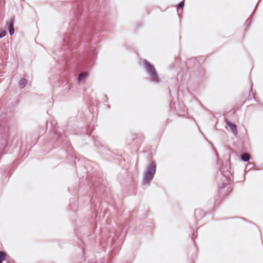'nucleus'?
Instances as JSON below:
<instances>
[{
  "mask_svg": "<svg viewBox=\"0 0 263 263\" xmlns=\"http://www.w3.org/2000/svg\"><path fill=\"white\" fill-rule=\"evenodd\" d=\"M250 158V156L248 153H243L241 155V159L244 161H248Z\"/></svg>",
  "mask_w": 263,
  "mask_h": 263,
  "instance_id": "5",
  "label": "nucleus"
},
{
  "mask_svg": "<svg viewBox=\"0 0 263 263\" xmlns=\"http://www.w3.org/2000/svg\"><path fill=\"white\" fill-rule=\"evenodd\" d=\"M27 83V81L25 79H21L20 82H19V84H20V86L21 87H23L25 86V85H26V84Z\"/></svg>",
  "mask_w": 263,
  "mask_h": 263,
  "instance_id": "8",
  "label": "nucleus"
},
{
  "mask_svg": "<svg viewBox=\"0 0 263 263\" xmlns=\"http://www.w3.org/2000/svg\"><path fill=\"white\" fill-rule=\"evenodd\" d=\"M184 6V3L182 2H181L178 5V6H177V8H178V11H179V9H181V10L182 9L183 7Z\"/></svg>",
  "mask_w": 263,
  "mask_h": 263,
  "instance_id": "9",
  "label": "nucleus"
},
{
  "mask_svg": "<svg viewBox=\"0 0 263 263\" xmlns=\"http://www.w3.org/2000/svg\"><path fill=\"white\" fill-rule=\"evenodd\" d=\"M13 23H14L13 19H11L7 22V25L8 27L9 33H10V35H12L14 32Z\"/></svg>",
  "mask_w": 263,
  "mask_h": 263,
  "instance_id": "3",
  "label": "nucleus"
},
{
  "mask_svg": "<svg viewBox=\"0 0 263 263\" xmlns=\"http://www.w3.org/2000/svg\"><path fill=\"white\" fill-rule=\"evenodd\" d=\"M88 72H84L81 73L78 77V80L79 81H81L82 79H83L84 78L88 76Z\"/></svg>",
  "mask_w": 263,
  "mask_h": 263,
  "instance_id": "6",
  "label": "nucleus"
},
{
  "mask_svg": "<svg viewBox=\"0 0 263 263\" xmlns=\"http://www.w3.org/2000/svg\"><path fill=\"white\" fill-rule=\"evenodd\" d=\"M227 124L230 127L231 131L234 134H237V127L236 126L235 124H233V123H231L229 121L226 122Z\"/></svg>",
  "mask_w": 263,
  "mask_h": 263,
  "instance_id": "4",
  "label": "nucleus"
},
{
  "mask_svg": "<svg viewBox=\"0 0 263 263\" xmlns=\"http://www.w3.org/2000/svg\"><path fill=\"white\" fill-rule=\"evenodd\" d=\"M0 263H2V261L0 260Z\"/></svg>",
  "mask_w": 263,
  "mask_h": 263,
  "instance_id": "11",
  "label": "nucleus"
},
{
  "mask_svg": "<svg viewBox=\"0 0 263 263\" xmlns=\"http://www.w3.org/2000/svg\"><path fill=\"white\" fill-rule=\"evenodd\" d=\"M6 33L5 31H4V30L0 31V39L5 36L6 35Z\"/></svg>",
  "mask_w": 263,
  "mask_h": 263,
  "instance_id": "10",
  "label": "nucleus"
},
{
  "mask_svg": "<svg viewBox=\"0 0 263 263\" xmlns=\"http://www.w3.org/2000/svg\"><path fill=\"white\" fill-rule=\"evenodd\" d=\"M6 254L3 251L0 252V260L3 262L4 260H5Z\"/></svg>",
  "mask_w": 263,
  "mask_h": 263,
  "instance_id": "7",
  "label": "nucleus"
},
{
  "mask_svg": "<svg viewBox=\"0 0 263 263\" xmlns=\"http://www.w3.org/2000/svg\"><path fill=\"white\" fill-rule=\"evenodd\" d=\"M144 66L147 71L149 73L151 79L154 82H158L159 78L153 65L146 61H144Z\"/></svg>",
  "mask_w": 263,
  "mask_h": 263,
  "instance_id": "1",
  "label": "nucleus"
},
{
  "mask_svg": "<svg viewBox=\"0 0 263 263\" xmlns=\"http://www.w3.org/2000/svg\"><path fill=\"white\" fill-rule=\"evenodd\" d=\"M156 172V165L155 163L152 162L150 164L149 167L148 168L145 175V180L147 182L151 181V180L153 177Z\"/></svg>",
  "mask_w": 263,
  "mask_h": 263,
  "instance_id": "2",
  "label": "nucleus"
}]
</instances>
